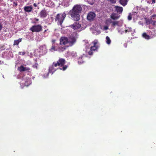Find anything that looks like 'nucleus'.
<instances>
[{
  "label": "nucleus",
  "mask_w": 156,
  "mask_h": 156,
  "mask_svg": "<svg viewBox=\"0 0 156 156\" xmlns=\"http://www.w3.org/2000/svg\"><path fill=\"white\" fill-rule=\"evenodd\" d=\"M82 8L80 5H76L69 11L72 19L75 21H78L80 19V14L81 13Z\"/></svg>",
  "instance_id": "nucleus-1"
},
{
  "label": "nucleus",
  "mask_w": 156,
  "mask_h": 156,
  "mask_svg": "<svg viewBox=\"0 0 156 156\" xmlns=\"http://www.w3.org/2000/svg\"><path fill=\"white\" fill-rule=\"evenodd\" d=\"M65 63L66 60L64 58H60L56 63L55 62L53 63V66H54L55 67H56L57 66L62 67V68H60V69L65 71L68 67L66 65H64Z\"/></svg>",
  "instance_id": "nucleus-2"
},
{
  "label": "nucleus",
  "mask_w": 156,
  "mask_h": 156,
  "mask_svg": "<svg viewBox=\"0 0 156 156\" xmlns=\"http://www.w3.org/2000/svg\"><path fill=\"white\" fill-rule=\"evenodd\" d=\"M66 16V15L65 12L63 14L58 13L55 16V20L56 22H57L58 24L61 25Z\"/></svg>",
  "instance_id": "nucleus-3"
},
{
  "label": "nucleus",
  "mask_w": 156,
  "mask_h": 156,
  "mask_svg": "<svg viewBox=\"0 0 156 156\" xmlns=\"http://www.w3.org/2000/svg\"><path fill=\"white\" fill-rule=\"evenodd\" d=\"M92 43L93 45L90 47V50L88 52V54L90 55H93L94 51H97L99 47L98 45V42L97 40H95Z\"/></svg>",
  "instance_id": "nucleus-4"
},
{
  "label": "nucleus",
  "mask_w": 156,
  "mask_h": 156,
  "mask_svg": "<svg viewBox=\"0 0 156 156\" xmlns=\"http://www.w3.org/2000/svg\"><path fill=\"white\" fill-rule=\"evenodd\" d=\"M30 30L33 32L38 33L42 30V27L40 24L34 25L30 28Z\"/></svg>",
  "instance_id": "nucleus-5"
},
{
  "label": "nucleus",
  "mask_w": 156,
  "mask_h": 156,
  "mask_svg": "<svg viewBox=\"0 0 156 156\" xmlns=\"http://www.w3.org/2000/svg\"><path fill=\"white\" fill-rule=\"evenodd\" d=\"M76 37L72 35L69 37L68 38L69 46H72L76 42Z\"/></svg>",
  "instance_id": "nucleus-6"
},
{
  "label": "nucleus",
  "mask_w": 156,
  "mask_h": 156,
  "mask_svg": "<svg viewBox=\"0 0 156 156\" xmlns=\"http://www.w3.org/2000/svg\"><path fill=\"white\" fill-rule=\"evenodd\" d=\"M60 45H65L68 44V38L65 37H62L60 39Z\"/></svg>",
  "instance_id": "nucleus-7"
},
{
  "label": "nucleus",
  "mask_w": 156,
  "mask_h": 156,
  "mask_svg": "<svg viewBox=\"0 0 156 156\" xmlns=\"http://www.w3.org/2000/svg\"><path fill=\"white\" fill-rule=\"evenodd\" d=\"M95 16L96 15L94 12H90L88 14L87 18L89 20H93L95 17Z\"/></svg>",
  "instance_id": "nucleus-8"
},
{
  "label": "nucleus",
  "mask_w": 156,
  "mask_h": 156,
  "mask_svg": "<svg viewBox=\"0 0 156 156\" xmlns=\"http://www.w3.org/2000/svg\"><path fill=\"white\" fill-rule=\"evenodd\" d=\"M71 28L75 30H77L81 27V25L78 23L75 22L73 24L70 26Z\"/></svg>",
  "instance_id": "nucleus-9"
},
{
  "label": "nucleus",
  "mask_w": 156,
  "mask_h": 156,
  "mask_svg": "<svg viewBox=\"0 0 156 156\" xmlns=\"http://www.w3.org/2000/svg\"><path fill=\"white\" fill-rule=\"evenodd\" d=\"M48 14L46 10L45 9L42 10L40 12V17L41 18H45Z\"/></svg>",
  "instance_id": "nucleus-10"
},
{
  "label": "nucleus",
  "mask_w": 156,
  "mask_h": 156,
  "mask_svg": "<svg viewBox=\"0 0 156 156\" xmlns=\"http://www.w3.org/2000/svg\"><path fill=\"white\" fill-rule=\"evenodd\" d=\"M86 57L84 55H82L78 58V62L79 64H81L83 63L85 61Z\"/></svg>",
  "instance_id": "nucleus-11"
},
{
  "label": "nucleus",
  "mask_w": 156,
  "mask_h": 156,
  "mask_svg": "<svg viewBox=\"0 0 156 156\" xmlns=\"http://www.w3.org/2000/svg\"><path fill=\"white\" fill-rule=\"evenodd\" d=\"M18 69L20 72H23L29 70L30 69L29 67H25L23 66H21L20 67L18 68Z\"/></svg>",
  "instance_id": "nucleus-12"
},
{
  "label": "nucleus",
  "mask_w": 156,
  "mask_h": 156,
  "mask_svg": "<svg viewBox=\"0 0 156 156\" xmlns=\"http://www.w3.org/2000/svg\"><path fill=\"white\" fill-rule=\"evenodd\" d=\"M69 46H58V50L60 52H62L65 51L67 47H68Z\"/></svg>",
  "instance_id": "nucleus-13"
},
{
  "label": "nucleus",
  "mask_w": 156,
  "mask_h": 156,
  "mask_svg": "<svg viewBox=\"0 0 156 156\" xmlns=\"http://www.w3.org/2000/svg\"><path fill=\"white\" fill-rule=\"evenodd\" d=\"M24 11L27 12H30L33 9V7L31 6H25L24 7Z\"/></svg>",
  "instance_id": "nucleus-14"
},
{
  "label": "nucleus",
  "mask_w": 156,
  "mask_h": 156,
  "mask_svg": "<svg viewBox=\"0 0 156 156\" xmlns=\"http://www.w3.org/2000/svg\"><path fill=\"white\" fill-rule=\"evenodd\" d=\"M31 83V80L30 78H28L25 79L24 84L26 86H29Z\"/></svg>",
  "instance_id": "nucleus-15"
},
{
  "label": "nucleus",
  "mask_w": 156,
  "mask_h": 156,
  "mask_svg": "<svg viewBox=\"0 0 156 156\" xmlns=\"http://www.w3.org/2000/svg\"><path fill=\"white\" fill-rule=\"evenodd\" d=\"M115 10L118 13H121L123 11V8L122 7H120L118 6H115Z\"/></svg>",
  "instance_id": "nucleus-16"
},
{
  "label": "nucleus",
  "mask_w": 156,
  "mask_h": 156,
  "mask_svg": "<svg viewBox=\"0 0 156 156\" xmlns=\"http://www.w3.org/2000/svg\"><path fill=\"white\" fill-rule=\"evenodd\" d=\"M152 17L153 19L156 20L155 21H152L151 23V24L153 26L155 27L156 26V15L154 14L152 16Z\"/></svg>",
  "instance_id": "nucleus-17"
},
{
  "label": "nucleus",
  "mask_w": 156,
  "mask_h": 156,
  "mask_svg": "<svg viewBox=\"0 0 156 156\" xmlns=\"http://www.w3.org/2000/svg\"><path fill=\"white\" fill-rule=\"evenodd\" d=\"M22 41V38H20L17 40H15L14 41L13 45H18L19 43L21 42Z\"/></svg>",
  "instance_id": "nucleus-18"
},
{
  "label": "nucleus",
  "mask_w": 156,
  "mask_h": 156,
  "mask_svg": "<svg viewBox=\"0 0 156 156\" xmlns=\"http://www.w3.org/2000/svg\"><path fill=\"white\" fill-rule=\"evenodd\" d=\"M54 67H55L54 66H53V64H52V65L50 67L49 69V73H51L52 74H53V72H54L55 70L54 69Z\"/></svg>",
  "instance_id": "nucleus-19"
},
{
  "label": "nucleus",
  "mask_w": 156,
  "mask_h": 156,
  "mask_svg": "<svg viewBox=\"0 0 156 156\" xmlns=\"http://www.w3.org/2000/svg\"><path fill=\"white\" fill-rule=\"evenodd\" d=\"M127 0H119L120 3L123 6H125L127 4Z\"/></svg>",
  "instance_id": "nucleus-20"
},
{
  "label": "nucleus",
  "mask_w": 156,
  "mask_h": 156,
  "mask_svg": "<svg viewBox=\"0 0 156 156\" xmlns=\"http://www.w3.org/2000/svg\"><path fill=\"white\" fill-rule=\"evenodd\" d=\"M111 18L113 20H115L118 19L119 17L115 14H112L111 16Z\"/></svg>",
  "instance_id": "nucleus-21"
},
{
  "label": "nucleus",
  "mask_w": 156,
  "mask_h": 156,
  "mask_svg": "<svg viewBox=\"0 0 156 156\" xmlns=\"http://www.w3.org/2000/svg\"><path fill=\"white\" fill-rule=\"evenodd\" d=\"M142 36L144 38L147 40H149L150 38V36L147 34L145 33H143Z\"/></svg>",
  "instance_id": "nucleus-22"
},
{
  "label": "nucleus",
  "mask_w": 156,
  "mask_h": 156,
  "mask_svg": "<svg viewBox=\"0 0 156 156\" xmlns=\"http://www.w3.org/2000/svg\"><path fill=\"white\" fill-rule=\"evenodd\" d=\"M119 22L118 21H113L112 22V26H119Z\"/></svg>",
  "instance_id": "nucleus-23"
},
{
  "label": "nucleus",
  "mask_w": 156,
  "mask_h": 156,
  "mask_svg": "<svg viewBox=\"0 0 156 156\" xmlns=\"http://www.w3.org/2000/svg\"><path fill=\"white\" fill-rule=\"evenodd\" d=\"M106 43L108 44H111V40L109 37L108 36H107L106 38Z\"/></svg>",
  "instance_id": "nucleus-24"
},
{
  "label": "nucleus",
  "mask_w": 156,
  "mask_h": 156,
  "mask_svg": "<svg viewBox=\"0 0 156 156\" xmlns=\"http://www.w3.org/2000/svg\"><path fill=\"white\" fill-rule=\"evenodd\" d=\"M51 51H57L58 50V48H55V45H52L51 48Z\"/></svg>",
  "instance_id": "nucleus-25"
},
{
  "label": "nucleus",
  "mask_w": 156,
  "mask_h": 156,
  "mask_svg": "<svg viewBox=\"0 0 156 156\" xmlns=\"http://www.w3.org/2000/svg\"><path fill=\"white\" fill-rule=\"evenodd\" d=\"M132 31V28L131 27H129L127 28V29L126 30H125V33H127V32H130Z\"/></svg>",
  "instance_id": "nucleus-26"
},
{
  "label": "nucleus",
  "mask_w": 156,
  "mask_h": 156,
  "mask_svg": "<svg viewBox=\"0 0 156 156\" xmlns=\"http://www.w3.org/2000/svg\"><path fill=\"white\" fill-rule=\"evenodd\" d=\"M88 2L91 5H93L94 2L95 0H88Z\"/></svg>",
  "instance_id": "nucleus-27"
},
{
  "label": "nucleus",
  "mask_w": 156,
  "mask_h": 156,
  "mask_svg": "<svg viewBox=\"0 0 156 156\" xmlns=\"http://www.w3.org/2000/svg\"><path fill=\"white\" fill-rule=\"evenodd\" d=\"M112 4H114L116 3V0H108Z\"/></svg>",
  "instance_id": "nucleus-28"
},
{
  "label": "nucleus",
  "mask_w": 156,
  "mask_h": 156,
  "mask_svg": "<svg viewBox=\"0 0 156 156\" xmlns=\"http://www.w3.org/2000/svg\"><path fill=\"white\" fill-rule=\"evenodd\" d=\"M26 54V52H19L18 54L19 55H25Z\"/></svg>",
  "instance_id": "nucleus-29"
},
{
  "label": "nucleus",
  "mask_w": 156,
  "mask_h": 156,
  "mask_svg": "<svg viewBox=\"0 0 156 156\" xmlns=\"http://www.w3.org/2000/svg\"><path fill=\"white\" fill-rule=\"evenodd\" d=\"M38 64L37 63H35L34 65H33V67L34 68H36V69H37V66Z\"/></svg>",
  "instance_id": "nucleus-30"
},
{
  "label": "nucleus",
  "mask_w": 156,
  "mask_h": 156,
  "mask_svg": "<svg viewBox=\"0 0 156 156\" xmlns=\"http://www.w3.org/2000/svg\"><path fill=\"white\" fill-rule=\"evenodd\" d=\"M49 73L48 72L47 73L44 74V75H43V76L44 78L48 77V76Z\"/></svg>",
  "instance_id": "nucleus-31"
},
{
  "label": "nucleus",
  "mask_w": 156,
  "mask_h": 156,
  "mask_svg": "<svg viewBox=\"0 0 156 156\" xmlns=\"http://www.w3.org/2000/svg\"><path fill=\"white\" fill-rule=\"evenodd\" d=\"M132 17L131 15L129 14V15L128 17V19L129 20H132Z\"/></svg>",
  "instance_id": "nucleus-32"
},
{
  "label": "nucleus",
  "mask_w": 156,
  "mask_h": 156,
  "mask_svg": "<svg viewBox=\"0 0 156 156\" xmlns=\"http://www.w3.org/2000/svg\"><path fill=\"white\" fill-rule=\"evenodd\" d=\"M56 41V40L55 39H52L51 40V42L52 43V45H55V43Z\"/></svg>",
  "instance_id": "nucleus-33"
},
{
  "label": "nucleus",
  "mask_w": 156,
  "mask_h": 156,
  "mask_svg": "<svg viewBox=\"0 0 156 156\" xmlns=\"http://www.w3.org/2000/svg\"><path fill=\"white\" fill-rule=\"evenodd\" d=\"M2 23L0 22V31L2 30Z\"/></svg>",
  "instance_id": "nucleus-34"
},
{
  "label": "nucleus",
  "mask_w": 156,
  "mask_h": 156,
  "mask_svg": "<svg viewBox=\"0 0 156 156\" xmlns=\"http://www.w3.org/2000/svg\"><path fill=\"white\" fill-rule=\"evenodd\" d=\"M34 20L36 21H38L39 20L37 18H35Z\"/></svg>",
  "instance_id": "nucleus-35"
},
{
  "label": "nucleus",
  "mask_w": 156,
  "mask_h": 156,
  "mask_svg": "<svg viewBox=\"0 0 156 156\" xmlns=\"http://www.w3.org/2000/svg\"><path fill=\"white\" fill-rule=\"evenodd\" d=\"M33 5L35 7H37V4L36 3H34L33 4Z\"/></svg>",
  "instance_id": "nucleus-36"
},
{
  "label": "nucleus",
  "mask_w": 156,
  "mask_h": 156,
  "mask_svg": "<svg viewBox=\"0 0 156 156\" xmlns=\"http://www.w3.org/2000/svg\"><path fill=\"white\" fill-rule=\"evenodd\" d=\"M48 30V29L45 30H44V32H43V33L44 34H45V33Z\"/></svg>",
  "instance_id": "nucleus-37"
},
{
  "label": "nucleus",
  "mask_w": 156,
  "mask_h": 156,
  "mask_svg": "<svg viewBox=\"0 0 156 156\" xmlns=\"http://www.w3.org/2000/svg\"><path fill=\"white\" fill-rule=\"evenodd\" d=\"M155 0H152V3H155Z\"/></svg>",
  "instance_id": "nucleus-38"
},
{
  "label": "nucleus",
  "mask_w": 156,
  "mask_h": 156,
  "mask_svg": "<svg viewBox=\"0 0 156 156\" xmlns=\"http://www.w3.org/2000/svg\"><path fill=\"white\" fill-rule=\"evenodd\" d=\"M105 30H107L108 29V27H105Z\"/></svg>",
  "instance_id": "nucleus-39"
},
{
  "label": "nucleus",
  "mask_w": 156,
  "mask_h": 156,
  "mask_svg": "<svg viewBox=\"0 0 156 156\" xmlns=\"http://www.w3.org/2000/svg\"><path fill=\"white\" fill-rule=\"evenodd\" d=\"M46 27V26H44V27L45 28Z\"/></svg>",
  "instance_id": "nucleus-40"
},
{
  "label": "nucleus",
  "mask_w": 156,
  "mask_h": 156,
  "mask_svg": "<svg viewBox=\"0 0 156 156\" xmlns=\"http://www.w3.org/2000/svg\"><path fill=\"white\" fill-rule=\"evenodd\" d=\"M34 23H36V22H34Z\"/></svg>",
  "instance_id": "nucleus-41"
}]
</instances>
